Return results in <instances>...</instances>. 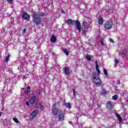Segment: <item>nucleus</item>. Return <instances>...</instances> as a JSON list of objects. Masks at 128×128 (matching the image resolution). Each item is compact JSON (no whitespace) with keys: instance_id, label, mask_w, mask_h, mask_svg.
Wrapping results in <instances>:
<instances>
[{"instance_id":"1","label":"nucleus","mask_w":128,"mask_h":128,"mask_svg":"<svg viewBox=\"0 0 128 128\" xmlns=\"http://www.w3.org/2000/svg\"><path fill=\"white\" fill-rule=\"evenodd\" d=\"M96 68L98 73L94 72L92 74V82L94 84H95L96 86H100L102 84V80L100 77V70L98 69V61H96Z\"/></svg>"},{"instance_id":"2","label":"nucleus","mask_w":128,"mask_h":128,"mask_svg":"<svg viewBox=\"0 0 128 128\" xmlns=\"http://www.w3.org/2000/svg\"><path fill=\"white\" fill-rule=\"evenodd\" d=\"M33 21L36 25L40 24V14L38 12L34 13L32 14Z\"/></svg>"},{"instance_id":"3","label":"nucleus","mask_w":128,"mask_h":128,"mask_svg":"<svg viewBox=\"0 0 128 128\" xmlns=\"http://www.w3.org/2000/svg\"><path fill=\"white\" fill-rule=\"evenodd\" d=\"M114 24V23L112 22V20H108L104 24V28L106 30H110L112 28V26Z\"/></svg>"},{"instance_id":"4","label":"nucleus","mask_w":128,"mask_h":128,"mask_svg":"<svg viewBox=\"0 0 128 128\" xmlns=\"http://www.w3.org/2000/svg\"><path fill=\"white\" fill-rule=\"evenodd\" d=\"M38 114V110H34V111L30 114V120H32L36 118V114Z\"/></svg>"},{"instance_id":"5","label":"nucleus","mask_w":128,"mask_h":128,"mask_svg":"<svg viewBox=\"0 0 128 128\" xmlns=\"http://www.w3.org/2000/svg\"><path fill=\"white\" fill-rule=\"evenodd\" d=\"M56 103H54L52 108V114H54V116H56V114H58V109L56 108Z\"/></svg>"},{"instance_id":"6","label":"nucleus","mask_w":128,"mask_h":128,"mask_svg":"<svg viewBox=\"0 0 128 128\" xmlns=\"http://www.w3.org/2000/svg\"><path fill=\"white\" fill-rule=\"evenodd\" d=\"M64 114L63 111H60L59 112V116H58V121L59 122H62V120H64Z\"/></svg>"},{"instance_id":"7","label":"nucleus","mask_w":128,"mask_h":128,"mask_svg":"<svg viewBox=\"0 0 128 128\" xmlns=\"http://www.w3.org/2000/svg\"><path fill=\"white\" fill-rule=\"evenodd\" d=\"M114 104L110 100L108 101L106 104V107L108 108H110V110H112L114 108Z\"/></svg>"},{"instance_id":"8","label":"nucleus","mask_w":128,"mask_h":128,"mask_svg":"<svg viewBox=\"0 0 128 128\" xmlns=\"http://www.w3.org/2000/svg\"><path fill=\"white\" fill-rule=\"evenodd\" d=\"M75 22L77 30H78V32H80V28H82V26H80V23L78 20L76 21Z\"/></svg>"},{"instance_id":"9","label":"nucleus","mask_w":128,"mask_h":128,"mask_svg":"<svg viewBox=\"0 0 128 128\" xmlns=\"http://www.w3.org/2000/svg\"><path fill=\"white\" fill-rule=\"evenodd\" d=\"M36 96H34L30 98L29 102L30 104H34L36 102Z\"/></svg>"},{"instance_id":"10","label":"nucleus","mask_w":128,"mask_h":128,"mask_svg":"<svg viewBox=\"0 0 128 128\" xmlns=\"http://www.w3.org/2000/svg\"><path fill=\"white\" fill-rule=\"evenodd\" d=\"M64 74H70V68L68 67H64Z\"/></svg>"},{"instance_id":"11","label":"nucleus","mask_w":128,"mask_h":128,"mask_svg":"<svg viewBox=\"0 0 128 128\" xmlns=\"http://www.w3.org/2000/svg\"><path fill=\"white\" fill-rule=\"evenodd\" d=\"M22 18L24 20H30V15H28V14H24L22 16Z\"/></svg>"},{"instance_id":"12","label":"nucleus","mask_w":128,"mask_h":128,"mask_svg":"<svg viewBox=\"0 0 128 128\" xmlns=\"http://www.w3.org/2000/svg\"><path fill=\"white\" fill-rule=\"evenodd\" d=\"M30 86H28L26 88V90H24V94H30Z\"/></svg>"},{"instance_id":"13","label":"nucleus","mask_w":128,"mask_h":128,"mask_svg":"<svg viewBox=\"0 0 128 128\" xmlns=\"http://www.w3.org/2000/svg\"><path fill=\"white\" fill-rule=\"evenodd\" d=\"M102 22H104V20L102 18H98V24L100 26H102Z\"/></svg>"},{"instance_id":"14","label":"nucleus","mask_w":128,"mask_h":128,"mask_svg":"<svg viewBox=\"0 0 128 128\" xmlns=\"http://www.w3.org/2000/svg\"><path fill=\"white\" fill-rule=\"evenodd\" d=\"M74 22V20H72L71 19H69L68 20H66V22L67 24H72V22Z\"/></svg>"},{"instance_id":"15","label":"nucleus","mask_w":128,"mask_h":128,"mask_svg":"<svg viewBox=\"0 0 128 128\" xmlns=\"http://www.w3.org/2000/svg\"><path fill=\"white\" fill-rule=\"evenodd\" d=\"M115 114H116L118 120L120 122H122V119L120 118V115H118V114L116 113Z\"/></svg>"},{"instance_id":"16","label":"nucleus","mask_w":128,"mask_h":128,"mask_svg":"<svg viewBox=\"0 0 128 128\" xmlns=\"http://www.w3.org/2000/svg\"><path fill=\"white\" fill-rule=\"evenodd\" d=\"M85 58H86V60H88V62H90V60H92V58L90 57V56L88 54H86L85 56Z\"/></svg>"},{"instance_id":"17","label":"nucleus","mask_w":128,"mask_h":128,"mask_svg":"<svg viewBox=\"0 0 128 128\" xmlns=\"http://www.w3.org/2000/svg\"><path fill=\"white\" fill-rule=\"evenodd\" d=\"M82 28H88V22H83L82 24Z\"/></svg>"},{"instance_id":"18","label":"nucleus","mask_w":128,"mask_h":128,"mask_svg":"<svg viewBox=\"0 0 128 128\" xmlns=\"http://www.w3.org/2000/svg\"><path fill=\"white\" fill-rule=\"evenodd\" d=\"M62 52H64V54H66V56H68V54H69L68 51L66 48H64L62 50Z\"/></svg>"},{"instance_id":"19","label":"nucleus","mask_w":128,"mask_h":128,"mask_svg":"<svg viewBox=\"0 0 128 128\" xmlns=\"http://www.w3.org/2000/svg\"><path fill=\"white\" fill-rule=\"evenodd\" d=\"M56 38L54 36H52L51 38V42H56Z\"/></svg>"},{"instance_id":"20","label":"nucleus","mask_w":128,"mask_h":128,"mask_svg":"<svg viewBox=\"0 0 128 128\" xmlns=\"http://www.w3.org/2000/svg\"><path fill=\"white\" fill-rule=\"evenodd\" d=\"M122 54L123 56H126L128 54V51L126 50H124L122 51Z\"/></svg>"},{"instance_id":"21","label":"nucleus","mask_w":128,"mask_h":128,"mask_svg":"<svg viewBox=\"0 0 128 128\" xmlns=\"http://www.w3.org/2000/svg\"><path fill=\"white\" fill-rule=\"evenodd\" d=\"M66 106L68 108H72V106H70V104L69 103H66Z\"/></svg>"},{"instance_id":"22","label":"nucleus","mask_w":128,"mask_h":128,"mask_svg":"<svg viewBox=\"0 0 128 128\" xmlns=\"http://www.w3.org/2000/svg\"><path fill=\"white\" fill-rule=\"evenodd\" d=\"M104 76H108V70H106L104 69Z\"/></svg>"},{"instance_id":"23","label":"nucleus","mask_w":128,"mask_h":128,"mask_svg":"<svg viewBox=\"0 0 128 128\" xmlns=\"http://www.w3.org/2000/svg\"><path fill=\"white\" fill-rule=\"evenodd\" d=\"M10 54H8L7 56L6 57V62H8V60L10 59Z\"/></svg>"},{"instance_id":"24","label":"nucleus","mask_w":128,"mask_h":128,"mask_svg":"<svg viewBox=\"0 0 128 128\" xmlns=\"http://www.w3.org/2000/svg\"><path fill=\"white\" fill-rule=\"evenodd\" d=\"M102 96H104L105 94H106V90H103V91L102 92Z\"/></svg>"},{"instance_id":"25","label":"nucleus","mask_w":128,"mask_h":128,"mask_svg":"<svg viewBox=\"0 0 128 128\" xmlns=\"http://www.w3.org/2000/svg\"><path fill=\"white\" fill-rule=\"evenodd\" d=\"M112 98L114 100H118V96L114 95L112 96Z\"/></svg>"},{"instance_id":"26","label":"nucleus","mask_w":128,"mask_h":128,"mask_svg":"<svg viewBox=\"0 0 128 128\" xmlns=\"http://www.w3.org/2000/svg\"><path fill=\"white\" fill-rule=\"evenodd\" d=\"M13 120L16 123L18 124V120L16 118H14Z\"/></svg>"},{"instance_id":"27","label":"nucleus","mask_w":128,"mask_h":128,"mask_svg":"<svg viewBox=\"0 0 128 128\" xmlns=\"http://www.w3.org/2000/svg\"><path fill=\"white\" fill-rule=\"evenodd\" d=\"M40 108L41 110H44V107L42 104H40Z\"/></svg>"},{"instance_id":"28","label":"nucleus","mask_w":128,"mask_h":128,"mask_svg":"<svg viewBox=\"0 0 128 128\" xmlns=\"http://www.w3.org/2000/svg\"><path fill=\"white\" fill-rule=\"evenodd\" d=\"M40 16H46V14L44 12H42L40 14Z\"/></svg>"},{"instance_id":"29","label":"nucleus","mask_w":128,"mask_h":128,"mask_svg":"<svg viewBox=\"0 0 128 128\" xmlns=\"http://www.w3.org/2000/svg\"><path fill=\"white\" fill-rule=\"evenodd\" d=\"M109 41H110V42H112V44H114V41H113L112 38H109Z\"/></svg>"},{"instance_id":"30","label":"nucleus","mask_w":128,"mask_h":128,"mask_svg":"<svg viewBox=\"0 0 128 128\" xmlns=\"http://www.w3.org/2000/svg\"><path fill=\"white\" fill-rule=\"evenodd\" d=\"M7 2H8L9 4H12V0H7Z\"/></svg>"},{"instance_id":"31","label":"nucleus","mask_w":128,"mask_h":128,"mask_svg":"<svg viewBox=\"0 0 128 128\" xmlns=\"http://www.w3.org/2000/svg\"><path fill=\"white\" fill-rule=\"evenodd\" d=\"M23 32H24V34H26V28H24L23 30Z\"/></svg>"},{"instance_id":"32","label":"nucleus","mask_w":128,"mask_h":128,"mask_svg":"<svg viewBox=\"0 0 128 128\" xmlns=\"http://www.w3.org/2000/svg\"><path fill=\"white\" fill-rule=\"evenodd\" d=\"M100 42L102 46H104V42L102 40H100Z\"/></svg>"},{"instance_id":"33","label":"nucleus","mask_w":128,"mask_h":128,"mask_svg":"<svg viewBox=\"0 0 128 128\" xmlns=\"http://www.w3.org/2000/svg\"><path fill=\"white\" fill-rule=\"evenodd\" d=\"M114 62L117 64H118V60H114Z\"/></svg>"},{"instance_id":"34","label":"nucleus","mask_w":128,"mask_h":128,"mask_svg":"<svg viewBox=\"0 0 128 128\" xmlns=\"http://www.w3.org/2000/svg\"><path fill=\"white\" fill-rule=\"evenodd\" d=\"M26 106H30V102H26Z\"/></svg>"},{"instance_id":"35","label":"nucleus","mask_w":128,"mask_h":128,"mask_svg":"<svg viewBox=\"0 0 128 128\" xmlns=\"http://www.w3.org/2000/svg\"><path fill=\"white\" fill-rule=\"evenodd\" d=\"M73 94H74V96H76V93H74V90H73Z\"/></svg>"},{"instance_id":"36","label":"nucleus","mask_w":128,"mask_h":128,"mask_svg":"<svg viewBox=\"0 0 128 128\" xmlns=\"http://www.w3.org/2000/svg\"><path fill=\"white\" fill-rule=\"evenodd\" d=\"M62 14H64V10H62Z\"/></svg>"},{"instance_id":"37","label":"nucleus","mask_w":128,"mask_h":128,"mask_svg":"<svg viewBox=\"0 0 128 128\" xmlns=\"http://www.w3.org/2000/svg\"><path fill=\"white\" fill-rule=\"evenodd\" d=\"M25 42H28V39H26V38H25Z\"/></svg>"},{"instance_id":"38","label":"nucleus","mask_w":128,"mask_h":128,"mask_svg":"<svg viewBox=\"0 0 128 128\" xmlns=\"http://www.w3.org/2000/svg\"><path fill=\"white\" fill-rule=\"evenodd\" d=\"M24 78H26V76H23V80H24Z\"/></svg>"},{"instance_id":"39","label":"nucleus","mask_w":128,"mask_h":128,"mask_svg":"<svg viewBox=\"0 0 128 128\" xmlns=\"http://www.w3.org/2000/svg\"><path fill=\"white\" fill-rule=\"evenodd\" d=\"M0 116H2V112H0Z\"/></svg>"},{"instance_id":"40","label":"nucleus","mask_w":128,"mask_h":128,"mask_svg":"<svg viewBox=\"0 0 128 128\" xmlns=\"http://www.w3.org/2000/svg\"><path fill=\"white\" fill-rule=\"evenodd\" d=\"M38 94H40V92H39Z\"/></svg>"},{"instance_id":"41","label":"nucleus","mask_w":128,"mask_h":128,"mask_svg":"<svg viewBox=\"0 0 128 128\" xmlns=\"http://www.w3.org/2000/svg\"><path fill=\"white\" fill-rule=\"evenodd\" d=\"M69 124H72V122H69Z\"/></svg>"},{"instance_id":"42","label":"nucleus","mask_w":128,"mask_h":128,"mask_svg":"<svg viewBox=\"0 0 128 128\" xmlns=\"http://www.w3.org/2000/svg\"><path fill=\"white\" fill-rule=\"evenodd\" d=\"M18 68V70H20V68Z\"/></svg>"},{"instance_id":"43","label":"nucleus","mask_w":128,"mask_h":128,"mask_svg":"<svg viewBox=\"0 0 128 128\" xmlns=\"http://www.w3.org/2000/svg\"><path fill=\"white\" fill-rule=\"evenodd\" d=\"M22 90H24V88H22Z\"/></svg>"},{"instance_id":"44","label":"nucleus","mask_w":128,"mask_h":128,"mask_svg":"<svg viewBox=\"0 0 128 128\" xmlns=\"http://www.w3.org/2000/svg\"><path fill=\"white\" fill-rule=\"evenodd\" d=\"M98 128H101L100 127Z\"/></svg>"}]
</instances>
